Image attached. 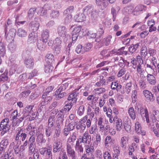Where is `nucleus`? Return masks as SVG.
Returning <instances> with one entry per match:
<instances>
[{
  "label": "nucleus",
  "mask_w": 159,
  "mask_h": 159,
  "mask_svg": "<svg viewBox=\"0 0 159 159\" xmlns=\"http://www.w3.org/2000/svg\"><path fill=\"white\" fill-rule=\"evenodd\" d=\"M54 56L52 54H48L46 56V64H52L54 61Z\"/></svg>",
  "instance_id": "nucleus-30"
},
{
  "label": "nucleus",
  "mask_w": 159,
  "mask_h": 159,
  "mask_svg": "<svg viewBox=\"0 0 159 159\" xmlns=\"http://www.w3.org/2000/svg\"><path fill=\"white\" fill-rule=\"evenodd\" d=\"M24 64L27 68L29 69L32 68L34 65V59L30 57L26 58L24 60Z\"/></svg>",
  "instance_id": "nucleus-7"
},
{
  "label": "nucleus",
  "mask_w": 159,
  "mask_h": 159,
  "mask_svg": "<svg viewBox=\"0 0 159 159\" xmlns=\"http://www.w3.org/2000/svg\"><path fill=\"white\" fill-rule=\"evenodd\" d=\"M54 123V120L52 117L51 116L48 119V127H50L51 128L53 126Z\"/></svg>",
  "instance_id": "nucleus-61"
},
{
  "label": "nucleus",
  "mask_w": 159,
  "mask_h": 159,
  "mask_svg": "<svg viewBox=\"0 0 159 159\" xmlns=\"http://www.w3.org/2000/svg\"><path fill=\"white\" fill-rule=\"evenodd\" d=\"M111 88L113 90L116 89L117 92L120 91L122 88V85L116 82H112L111 85Z\"/></svg>",
  "instance_id": "nucleus-28"
},
{
  "label": "nucleus",
  "mask_w": 159,
  "mask_h": 159,
  "mask_svg": "<svg viewBox=\"0 0 159 159\" xmlns=\"http://www.w3.org/2000/svg\"><path fill=\"white\" fill-rule=\"evenodd\" d=\"M146 79L148 83L151 85L156 84L157 81L155 77L152 75L148 74L146 76Z\"/></svg>",
  "instance_id": "nucleus-14"
},
{
  "label": "nucleus",
  "mask_w": 159,
  "mask_h": 159,
  "mask_svg": "<svg viewBox=\"0 0 159 159\" xmlns=\"http://www.w3.org/2000/svg\"><path fill=\"white\" fill-rule=\"evenodd\" d=\"M148 49L145 46H143L141 50L140 54L143 58H145L148 54Z\"/></svg>",
  "instance_id": "nucleus-38"
},
{
  "label": "nucleus",
  "mask_w": 159,
  "mask_h": 159,
  "mask_svg": "<svg viewBox=\"0 0 159 159\" xmlns=\"http://www.w3.org/2000/svg\"><path fill=\"white\" fill-rule=\"evenodd\" d=\"M107 50H104L102 51L101 53V54L103 56H106V57H108L111 55H112L113 54H116V52L115 50H112L108 54L105 56V54L107 52Z\"/></svg>",
  "instance_id": "nucleus-45"
},
{
  "label": "nucleus",
  "mask_w": 159,
  "mask_h": 159,
  "mask_svg": "<svg viewBox=\"0 0 159 159\" xmlns=\"http://www.w3.org/2000/svg\"><path fill=\"white\" fill-rule=\"evenodd\" d=\"M66 29L64 26H59L58 28V33L61 36L64 37L66 36Z\"/></svg>",
  "instance_id": "nucleus-27"
},
{
  "label": "nucleus",
  "mask_w": 159,
  "mask_h": 159,
  "mask_svg": "<svg viewBox=\"0 0 159 159\" xmlns=\"http://www.w3.org/2000/svg\"><path fill=\"white\" fill-rule=\"evenodd\" d=\"M62 147L61 143L60 142H55L53 145V152L56 153L59 152Z\"/></svg>",
  "instance_id": "nucleus-32"
},
{
  "label": "nucleus",
  "mask_w": 159,
  "mask_h": 159,
  "mask_svg": "<svg viewBox=\"0 0 159 159\" xmlns=\"http://www.w3.org/2000/svg\"><path fill=\"white\" fill-rule=\"evenodd\" d=\"M126 70L124 68H122L120 70H119L117 74V76L118 77H121L122 76L125 74V73L126 72Z\"/></svg>",
  "instance_id": "nucleus-59"
},
{
  "label": "nucleus",
  "mask_w": 159,
  "mask_h": 159,
  "mask_svg": "<svg viewBox=\"0 0 159 159\" xmlns=\"http://www.w3.org/2000/svg\"><path fill=\"white\" fill-rule=\"evenodd\" d=\"M9 143L8 140L7 139H4L1 141L0 144V147L6 148Z\"/></svg>",
  "instance_id": "nucleus-55"
},
{
  "label": "nucleus",
  "mask_w": 159,
  "mask_h": 159,
  "mask_svg": "<svg viewBox=\"0 0 159 159\" xmlns=\"http://www.w3.org/2000/svg\"><path fill=\"white\" fill-rule=\"evenodd\" d=\"M106 89L104 88L100 87L96 88L93 90V93L95 95H100L106 92Z\"/></svg>",
  "instance_id": "nucleus-34"
},
{
  "label": "nucleus",
  "mask_w": 159,
  "mask_h": 159,
  "mask_svg": "<svg viewBox=\"0 0 159 159\" xmlns=\"http://www.w3.org/2000/svg\"><path fill=\"white\" fill-rule=\"evenodd\" d=\"M120 10V7L117 6L111 8V13L113 16V21H114L116 20L117 13Z\"/></svg>",
  "instance_id": "nucleus-25"
},
{
  "label": "nucleus",
  "mask_w": 159,
  "mask_h": 159,
  "mask_svg": "<svg viewBox=\"0 0 159 159\" xmlns=\"http://www.w3.org/2000/svg\"><path fill=\"white\" fill-rule=\"evenodd\" d=\"M76 126L75 122L72 121L69 123L67 125H65V127L63 129V133L65 136H67L69 134V132L75 129Z\"/></svg>",
  "instance_id": "nucleus-3"
},
{
  "label": "nucleus",
  "mask_w": 159,
  "mask_h": 159,
  "mask_svg": "<svg viewBox=\"0 0 159 159\" xmlns=\"http://www.w3.org/2000/svg\"><path fill=\"white\" fill-rule=\"evenodd\" d=\"M81 143V142L78 140L76 142L75 147V150L79 153H83L84 151V148Z\"/></svg>",
  "instance_id": "nucleus-24"
},
{
  "label": "nucleus",
  "mask_w": 159,
  "mask_h": 159,
  "mask_svg": "<svg viewBox=\"0 0 159 159\" xmlns=\"http://www.w3.org/2000/svg\"><path fill=\"white\" fill-rule=\"evenodd\" d=\"M27 137V134L24 133H23L21 128L20 130H18V132L16 135L14 136V138L16 141L21 140L22 141H24Z\"/></svg>",
  "instance_id": "nucleus-4"
},
{
  "label": "nucleus",
  "mask_w": 159,
  "mask_h": 159,
  "mask_svg": "<svg viewBox=\"0 0 159 159\" xmlns=\"http://www.w3.org/2000/svg\"><path fill=\"white\" fill-rule=\"evenodd\" d=\"M98 130L97 126L95 125H92L89 130V132L90 134H94Z\"/></svg>",
  "instance_id": "nucleus-53"
},
{
  "label": "nucleus",
  "mask_w": 159,
  "mask_h": 159,
  "mask_svg": "<svg viewBox=\"0 0 159 159\" xmlns=\"http://www.w3.org/2000/svg\"><path fill=\"white\" fill-rule=\"evenodd\" d=\"M139 43H137L135 45H132L129 48V50L130 52L132 53L134 52L138 48L139 46Z\"/></svg>",
  "instance_id": "nucleus-49"
},
{
  "label": "nucleus",
  "mask_w": 159,
  "mask_h": 159,
  "mask_svg": "<svg viewBox=\"0 0 159 159\" xmlns=\"http://www.w3.org/2000/svg\"><path fill=\"white\" fill-rule=\"evenodd\" d=\"M41 40L38 41L37 43V46L40 50H43L46 48L45 45Z\"/></svg>",
  "instance_id": "nucleus-46"
},
{
  "label": "nucleus",
  "mask_w": 159,
  "mask_h": 159,
  "mask_svg": "<svg viewBox=\"0 0 159 159\" xmlns=\"http://www.w3.org/2000/svg\"><path fill=\"white\" fill-rule=\"evenodd\" d=\"M82 26H78L74 27L72 32V39L73 41L77 40L78 37L82 33L81 30Z\"/></svg>",
  "instance_id": "nucleus-2"
},
{
  "label": "nucleus",
  "mask_w": 159,
  "mask_h": 159,
  "mask_svg": "<svg viewBox=\"0 0 159 159\" xmlns=\"http://www.w3.org/2000/svg\"><path fill=\"white\" fill-rule=\"evenodd\" d=\"M77 136V133L75 132H73L71 135L68 139L66 144L74 145V143L76 140Z\"/></svg>",
  "instance_id": "nucleus-20"
},
{
  "label": "nucleus",
  "mask_w": 159,
  "mask_h": 159,
  "mask_svg": "<svg viewBox=\"0 0 159 159\" xmlns=\"http://www.w3.org/2000/svg\"><path fill=\"white\" fill-rule=\"evenodd\" d=\"M139 86L140 89H145L147 87L146 82L143 79L140 80L139 81Z\"/></svg>",
  "instance_id": "nucleus-42"
},
{
  "label": "nucleus",
  "mask_w": 159,
  "mask_h": 159,
  "mask_svg": "<svg viewBox=\"0 0 159 159\" xmlns=\"http://www.w3.org/2000/svg\"><path fill=\"white\" fill-rule=\"evenodd\" d=\"M132 86V83L131 82L127 83L125 86L123 87V90L120 92L121 94H123L126 93L127 94H129L130 92Z\"/></svg>",
  "instance_id": "nucleus-15"
},
{
  "label": "nucleus",
  "mask_w": 159,
  "mask_h": 159,
  "mask_svg": "<svg viewBox=\"0 0 159 159\" xmlns=\"http://www.w3.org/2000/svg\"><path fill=\"white\" fill-rule=\"evenodd\" d=\"M37 39V37H35L34 35L31 33L29 36L27 42L29 43H33L36 42Z\"/></svg>",
  "instance_id": "nucleus-33"
},
{
  "label": "nucleus",
  "mask_w": 159,
  "mask_h": 159,
  "mask_svg": "<svg viewBox=\"0 0 159 159\" xmlns=\"http://www.w3.org/2000/svg\"><path fill=\"white\" fill-rule=\"evenodd\" d=\"M74 9V7L73 6H69L68 7L64 12V14H71Z\"/></svg>",
  "instance_id": "nucleus-50"
},
{
  "label": "nucleus",
  "mask_w": 159,
  "mask_h": 159,
  "mask_svg": "<svg viewBox=\"0 0 159 159\" xmlns=\"http://www.w3.org/2000/svg\"><path fill=\"white\" fill-rule=\"evenodd\" d=\"M48 5H45L43 7H38L37 8V13L39 16H44L47 13Z\"/></svg>",
  "instance_id": "nucleus-13"
},
{
  "label": "nucleus",
  "mask_w": 159,
  "mask_h": 159,
  "mask_svg": "<svg viewBox=\"0 0 159 159\" xmlns=\"http://www.w3.org/2000/svg\"><path fill=\"white\" fill-rule=\"evenodd\" d=\"M142 127L138 121H137L135 123V130L136 132L138 134L142 129Z\"/></svg>",
  "instance_id": "nucleus-51"
},
{
  "label": "nucleus",
  "mask_w": 159,
  "mask_h": 159,
  "mask_svg": "<svg viewBox=\"0 0 159 159\" xmlns=\"http://www.w3.org/2000/svg\"><path fill=\"white\" fill-rule=\"evenodd\" d=\"M112 141V139L111 137L109 135L107 136L105 140L104 145L106 147L109 146V145L110 142Z\"/></svg>",
  "instance_id": "nucleus-52"
},
{
  "label": "nucleus",
  "mask_w": 159,
  "mask_h": 159,
  "mask_svg": "<svg viewBox=\"0 0 159 159\" xmlns=\"http://www.w3.org/2000/svg\"><path fill=\"white\" fill-rule=\"evenodd\" d=\"M46 93H44L42 98L43 100L41 102L42 105H45L49 102L52 100V98L51 96H48V94Z\"/></svg>",
  "instance_id": "nucleus-18"
},
{
  "label": "nucleus",
  "mask_w": 159,
  "mask_h": 159,
  "mask_svg": "<svg viewBox=\"0 0 159 159\" xmlns=\"http://www.w3.org/2000/svg\"><path fill=\"white\" fill-rule=\"evenodd\" d=\"M93 144L89 145H86L84 146L85 151L86 155L89 156L90 155H93L94 151Z\"/></svg>",
  "instance_id": "nucleus-10"
},
{
  "label": "nucleus",
  "mask_w": 159,
  "mask_h": 159,
  "mask_svg": "<svg viewBox=\"0 0 159 159\" xmlns=\"http://www.w3.org/2000/svg\"><path fill=\"white\" fill-rule=\"evenodd\" d=\"M6 53L5 47L2 42H0V55L2 56H4Z\"/></svg>",
  "instance_id": "nucleus-41"
},
{
  "label": "nucleus",
  "mask_w": 159,
  "mask_h": 159,
  "mask_svg": "<svg viewBox=\"0 0 159 159\" xmlns=\"http://www.w3.org/2000/svg\"><path fill=\"white\" fill-rule=\"evenodd\" d=\"M16 32V30L13 28L11 29L10 30L7 36H6V34L5 32V36L7 40L10 41L13 40Z\"/></svg>",
  "instance_id": "nucleus-8"
},
{
  "label": "nucleus",
  "mask_w": 159,
  "mask_h": 159,
  "mask_svg": "<svg viewBox=\"0 0 159 159\" xmlns=\"http://www.w3.org/2000/svg\"><path fill=\"white\" fill-rule=\"evenodd\" d=\"M146 9V7L142 4H139L134 9V15H138V12L145 11Z\"/></svg>",
  "instance_id": "nucleus-21"
},
{
  "label": "nucleus",
  "mask_w": 159,
  "mask_h": 159,
  "mask_svg": "<svg viewBox=\"0 0 159 159\" xmlns=\"http://www.w3.org/2000/svg\"><path fill=\"white\" fill-rule=\"evenodd\" d=\"M152 113L156 120L159 122V111L157 110H154Z\"/></svg>",
  "instance_id": "nucleus-63"
},
{
  "label": "nucleus",
  "mask_w": 159,
  "mask_h": 159,
  "mask_svg": "<svg viewBox=\"0 0 159 159\" xmlns=\"http://www.w3.org/2000/svg\"><path fill=\"white\" fill-rule=\"evenodd\" d=\"M143 93L148 101L153 102L155 100L154 96L150 91L147 90H144L143 91Z\"/></svg>",
  "instance_id": "nucleus-9"
},
{
  "label": "nucleus",
  "mask_w": 159,
  "mask_h": 159,
  "mask_svg": "<svg viewBox=\"0 0 159 159\" xmlns=\"http://www.w3.org/2000/svg\"><path fill=\"white\" fill-rule=\"evenodd\" d=\"M115 118L117 119L115 120V128L117 131H120L123 127V125L121 119L116 116Z\"/></svg>",
  "instance_id": "nucleus-11"
},
{
  "label": "nucleus",
  "mask_w": 159,
  "mask_h": 159,
  "mask_svg": "<svg viewBox=\"0 0 159 159\" xmlns=\"http://www.w3.org/2000/svg\"><path fill=\"white\" fill-rule=\"evenodd\" d=\"M136 68L137 69V72L140 75V77H141L142 75H143L144 70L142 68L141 64L139 63L137 65V67Z\"/></svg>",
  "instance_id": "nucleus-43"
},
{
  "label": "nucleus",
  "mask_w": 159,
  "mask_h": 159,
  "mask_svg": "<svg viewBox=\"0 0 159 159\" xmlns=\"http://www.w3.org/2000/svg\"><path fill=\"white\" fill-rule=\"evenodd\" d=\"M17 35L21 37H24L27 35V32L26 30L22 28L18 29L16 31Z\"/></svg>",
  "instance_id": "nucleus-29"
},
{
  "label": "nucleus",
  "mask_w": 159,
  "mask_h": 159,
  "mask_svg": "<svg viewBox=\"0 0 159 159\" xmlns=\"http://www.w3.org/2000/svg\"><path fill=\"white\" fill-rule=\"evenodd\" d=\"M52 131L53 130L51 128L47 126L45 129L46 136L47 137L50 136L52 134Z\"/></svg>",
  "instance_id": "nucleus-56"
},
{
  "label": "nucleus",
  "mask_w": 159,
  "mask_h": 159,
  "mask_svg": "<svg viewBox=\"0 0 159 159\" xmlns=\"http://www.w3.org/2000/svg\"><path fill=\"white\" fill-rule=\"evenodd\" d=\"M20 116V113H18L17 110H14L12 113L11 117L12 118V120L17 119Z\"/></svg>",
  "instance_id": "nucleus-40"
},
{
  "label": "nucleus",
  "mask_w": 159,
  "mask_h": 159,
  "mask_svg": "<svg viewBox=\"0 0 159 159\" xmlns=\"http://www.w3.org/2000/svg\"><path fill=\"white\" fill-rule=\"evenodd\" d=\"M126 139L127 137L125 136H123L121 138L120 144L121 148H125L126 147L127 144Z\"/></svg>",
  "instance_id": "nucleus-39"
},
{
  "label": "nucleus",
  "mask_w": 159,
  "mask_h": 159,
  "mask_svg": "<svg viewBox=\"0 0 159 159\" xmlns=\"http://www.w3.org/2000/svg\"><path fill=\"white\" fill-rule=\"evenodd\" d=\"M86 17L83 13H79L76 14L74 17V19L76 21L82 22L85 21Z\"/></svg>",
  "instance_id": "nucleus-16"
},
{
  "label": "nucleus",
  "mask_w": 159,
  "mask_h": 159,
  "mask_svg": "<svg viewBox=\"0 0 159 159\" xmlns=\"http://www.w3.org/2000/svg\"><path fill=\"white\" fill-rule=\"evenodd\" d=\"M127 113L132 120H134L135 119L136 117V111L133 107H131L128 108Z\"/></svg>",
  "instance_id": "nucleus-17"
},
{
  "label": "nucleus",
  "mask_w": 159,
  "mask_h": 159,
  "mask_svg": "<svg viewBox=\"0 0 159 159\" xmlns=\"http://www.w3.org/2000/svg\"><path fill=\"white\" fill-rule=\"evenodd\" d=\"M96 140L93 143V145H98V143H99L101 140V138L99 134H97L96 135Z\"/></svg>",
  "instance_id": "nucleus-60"
},
{
  "label": "nucleus",
  "mask_w": 159,
  "mask_h": 159,
  "mask_svg": "<svg viewBox=\"0 0 159 159\" xmlns=\"http://www.w3.org/2000/svg\"><path fill=\"white\" fill-rule=\"evenodd\" d=\"M93 47V45L90 43H88L85 44L83 46V49L85 52L89 51Z\"/></svg>",
  "instance_id": "nucleus-48"
},
{
  "label": "nucleus",
  "mask_w": 159,
  "mask_h": 159,
  "mask_svg": "<svg viewBox=\"0 0 159 159\" xmlns=\"http://www.w3.org/2000/svg\"><path fill=\"white\" fill-rule=\"evenodd\" d=\"M131 97L132 99V102H133L134 101L135 102L137 97V92L136 90H134L132 91Z\"/></svg>",
  "instance_id": "nucleus-58"
},
{
  "label": "nucleus",
  "mask_w": 159,
  "mask_h": 159,
  "mask_svg": "<svg viewBox=\"0 0 159 159\" xmlns=\"http://www.w3.org/2000/svg\"><path fill=\"white\" fill-rule=\"evenodd\" d=\"M9 120L8 118L3 119L0 124V131H2L1 135H3L9 131L10 125L9 124Z\"/></svg>",
  "instance_id": "nucleus-1"
},
{
  "label": "nucleus",
  "mask_w": 159,
  "mask_h": 159,
  "mask_svg": "<svg viewBox=\"0 0 159 159\" xmlns=\"http://www.w3.org/2000/svg\"><path fill=\"white\" fill-rule=\"evenodd\" d=\"M14 149V152L17 155L20 152V149L19 148V145L16 144L15 145V143L13 142L10 143V147H13Z\"/></svg>",
  "instance_id": "nucleus-35"
},
{
  "label": "nucleus",
  "mask_w": 159,
  "mask_h": 159,
  "mask_svg": "<svg viewBox=\"0 0 159 159\" xmlns=\"http://www.w3.org/2000/svg\"><path fill=\"white\" fill-rule=\"evenodd\" d=\"M73 145L69 144L66 145V151L68 157H70V156L75 155V152L73 148Z\"/></svg>",
  "instance_id": "nucleus-12"
},
{
  "label": "nucleus",
  "mask_w": 159,
  "mask_h": 159,
  "mask_svg": "<svg viewBox=\"0 0 159 159\" xmlns=\"http://www.w3.org/2000/svg\"><path fill=\"white\" fill-rule=\"evenodd\" d=\"M100 81L97 82L95 84V86L100 87L103 84H105L106 80L104 79V77L102 75H101L99 76Z\"/></svg>",
  "instance_id": "nucleus-36"
},
{
  "label": "nucleus",
  "mask_w": 159,
  "mask_h": 159,
  "mask_svg": "<svg viewBox=\"0 0 159 159\" xmlns=\"http://www.w3.org/2000/svg\"><path fill=\"white\" fill-rule=\"evenodd\" d=\"M134 5L133 4H130L129 5L125 7L123 10L124 13L129 14L131 12L134 14Z\"/></svg>",
  "instance_id": "nucleus-19"
},
{
  "label": "nucleus",
  "mask_w": 159,
  "mask_h": 159,
  "mask_svg": "<svg viewBox=\"0 0 159 159\" xmlns=\"http://www.w3.org/2000/svg\"><path fill=\"white\" fill-rule=\"evenodd\" d=\"M53 69V66L50 64H46L45 65L44 71L47 74L51 73Z\"/></svg>",
  "instance_id": "nucleus-37"
},
{
  "label": "nucleus",
  "mask_w": 159,
  "mask_h": 159,
  "mask_svg": "<svg viewBox=\"0 0 159 159\" xmlns=\"http://www.w3.org/2000/svg\"><path fill=\"white\" fill-rule=\"evenodd\" d=\"M0 77L1 80L2 81H7L8 79V71L5 70L4 73L1 75Z\"/></svg>",
  "instance_id": "nucleus-44"
},
{
  "label": "nucleus",
  "mask_w": 159,
  "mask_h": 159,
  "mask_svg": "<svg viewBox=\"0 0 159 159\" xmlns=\"http://www.w3.org/2000/svg\"><path fill=\"white\" fill-rule=\"evenodd\" d=\"M41 37L43 42L46 44L49 37L48 30H43Z\"/></svg>",
  "instance_id": "nucleus-23"
},
{
  "label": "nucleus",
  "mask_w": 159,
  "mask_h": 159,
  "mask_svg": "<svg viewBox=\"0 0 159 159\" xmlns=\"http://www.w3.org/2000/svg\"><path fill=\"white\" fill-rule=\"evenodd\" d=\"M83 46L82 45L79 44L75 48V52L78 54L81 53L83 54L84 53V51L82 48Z\"/></svg>",
  "instance_id": "nucleus-47"
},
{
  "label": "nucleus",
  "mask_w": 159,
  "mask_h": 159,
  "mask_svg": "<svg viewBox=\"0 0 159 159\" xmlns=\"http://www.w3.org/2000/svg\"><path fill=\"white\" fill-rule=\"evenodd\" d=\"M91 136L87 132L84 133L81 138H79L78 140L84 144H89L91 141Z\"/></svg>",
  "instance_id": "nucleus-5"
},
{
  "label": "nucleus",
  "mask_w": 159,
  "mask_h": 159,
  "mask_svg": "<svg viewBox=\"0 0 159 159\" xmlns=\"http://www.w3.org/2000/svg\"><path fill=\"white\" fill-rule=\"evenodd\" d=\"M103 157L104 159H112L110 153L107 151L103 152Z\"/></svg>",
  "instance_id": "nucleus-64"
},
{
  "label": "nucleus",
  "mask_w": 159,
  "mask_h": 159,
  "mask_svg": "<svg viewBox=\"0 0 159 159\" xmlns=\"http://www.w3.org/2000/svg\"><path fill=\"white\" fill-rule=\"evenodd\" d=\"M30 93V90H27L26 91H24L22 92L20 95V97L22 98H26L28 96Z\"/></svg>",
  "instance_id": "nucleus-57"
},
{
  "label": "nucleus",
  "mask_w": 159,
  "mask_h": 159,
  "mask_svg": "<svg viewBox=\"0 0 159 159\" xmlns=\"http://www.w3.org/2000/svg\"><path fill=\"white\" fill-rule=\"evenodd\" d=\"M31 28L34 31H37L39 27V23L36 21H33L30 22Z\"/></svg>",
  "instance_id": "nucleus-31"
},
{
  "label": "nucleus",
  "mask_w": 159,
  "mask_h": 159,
  "mask_svg": "<svg viewBox=\"0 0 159 159\" xmlns=\"http://www.w3.org/2000/svg\"><path fill=\"white\" fill-rule=\"evenodd\" d=\"M84 105H81L79 107L77 111V114L80 116L83 115L84 112Z\"/></svg>",
  "instance_id": "nucleus-54"
},
{
  "label": "nucleus",
  "mask_w": 159,
  "mask_h": 159,
  "mask_svg": "<svg viewBox=\"0 0 159 159\" xmlns=\"http://www.w3.org/2000/svg\"><path fill=\"white\" fill-rule=\"evenodd\" d=\"M112 38V36L111 35H109L107 37L104 38L102 41V45L105 46H108L111 43Z\"/></svg>",
  "instance_id": "nucleus-26"
},
{
  "label": "nucleus",
  "mask_w": 159,
  "mask_h": 159,
  "mask_svg": "<svg viewBox=\"0 0 159 159\" xmlns=\"http://www.w3.org/2000/svg\"><path fill=\"white\" fill-rule=\"evenodd\" d=\"M61 40L60 38H57L54 40L53 42L54 46H61Z\"/></svg>",
  "instance_id": "nucleus-62"
},
{
  "label": "nucleus",
  "mask_w": 159,
  "mask_h": 159,
  "mask_svg": "<svg viewBox=\"0 0 159 159\" xmlns=\"http://www.w3.org/2000/svg\"><path fill=\"white\" fill-rule=\"evenodd\" d=\"M76 129L80 133H83L86 128V125L83 124L80 122H79L76 125Z\"/></svg>",
  "instance_id": "nucleus-22"
},
{
  "label": "nucleus",
  "mask_w": 159,
  "mask_h": 159,
  "mask_svg": "<svg viewBox=\"0 0 159 159\" xmlns=\"http://www.w3.org/2000/svg\"><path fill=\"white\" fill-rule=\"evenodd\" d=\"M140 113L142 117L143 118H145L147 123L150 122L148 112L147 108L142 107L140 109Z\"/></svg>",
  "instance_id": "nucleus-6"
}]
</instances>
